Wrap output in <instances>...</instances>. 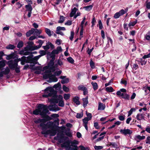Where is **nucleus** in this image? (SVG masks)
<instances>
[{
	"mask_svg": "<svg viewBox=\"0 0 150 150\" xmlns=\"http://www.w3.org/2000/svg\"><path fill=\"white\" fill-rule=\"evenodd\" d=\"M98 23L99 29H102L103 28V26L101 21L100 20L99 21Z\"/></svg>",
	"mask_w": 150,
	"mask_h": 150,
	"instance_id": "obj_54",
	"label": "nucleus"
},
{
	"mask_svg": "<svg viewBox=\"0 0 150 150\" xmlns=\"http://www.w3.org/2000/svg\"><path fill=\"white\" fill-rule=\"evenodd\" d=\"M54 70V68L53 67L49 68L48 67V69L46 71V74L43 76V78L45 79H49V80L47 81L49 83L57 81L58 79L55 76L59 75L62 73V71L60 70L57 71L55 72L54 74H52V72H53Z\"/></svg>",
	"mask_w": 150,
	"mask_h": 150,
	"instance_id": "obj_1",
	"label": "nucleus"
},
{
	"mask_svg": "<svg viewBox=\"0 0 150 150\" xmlns=\"http://www.w3.org/2000/svg\"><path fill=\"white\" fill-rule=\"evenodd\" d=\"M105 108V105L103 104V103L99 102L98 103V110H104Z\"/></svg>",
	"mask_w": 150,
	"mask_h": 150,
	"instance_id": "obj_23",
	"label": "nucleus"
},
{
	"mask_svg": "<svg viewBox=\"0 0 150 150\" xmlns=\"http://www.w3.org/2000/svg\"><path fill=\"white\" fill-rule=\"evenodd\" d=\"M136 110V109L134 108H132L128 112V116L130 115L133 112H135Z\"/></svg>",
	"mask_w": 150,
	"mask_h": 150,
	"instance_id": "obj_43",
	"label": "nucleus"
},
{
	"mask_svg": "<svg viewBox=\"0 0 150 150\" xmlns=\"http://www.w3.org/2000/svg\"><path fill=\"white\" fill-rule=\"evenodd\" d=\"M136 118L138 120H140L142 119H144V117L142 114H137L136 116Z\"/></svg>",
	"mask_w": 150,
	"mask_h": 150,
	"instance_id": "obj_25",
	"label": "nucleus"
},
{
	"mask_svg": "<svg viewBox=\"0 0 150 150\" xmlns=\"http://www.w3.org/2000/svg\"><path fill=\"white\" fill-rule=\"evenodd\" d=\"M59 115L57 114H53L51 115L52 117L53 118H57L59 117Z\"/></svg>",
	"mask_w": 150,
	"mask_h": 150,
	"instance_id": "obj_60",
	"label": "nucleus"
},
{
	"mask_svg": "<svg viewBox=\"0 0 150 150\" xmlns=\"http://www.w3.org/2000/svg\"><path fill=\"white\" fill-rule=\"evenodd\" d=\"M86 115L88 117V119H90L91 120L92 117L91 114V113L87 112H86Z\"/></svg>",
	"mask_w": 150,
	"mask_h": 150,
	"instance_id": "obj_62",
	"label": "nucleus"
},
{
	"mask_svg": "<svg viewBox=\"0 0 150 150\" xmlns=\"http://www.w3.org/2000/svg\"><path fill=\"white\" fill-rule=\"evenodd\" d=\"M124 93H126V90L124 88H121L117 92L116 94L119 97L122 98Z\"/></svg>",
	"mask_w": 150,
	"mask_h": 150,
	"instance_id": "obj_15",
	"label": "nucleus"
},
{
	"mask_svg": "<svg viewBox=\"0 0 150 150\" xmlns=\"http://www.w3.org/2000/svg\"><path fill=\"white\" fill-rule=\"evenodd\" d=\"M29 52L25 50H23L19 52V54L21 55H28L29 54Z\"/></svg>",
	"mask_w": 150,
	"mask_h": 150,
	"instance_id": "obj_27",
	"label": "nucleus"
},
{
	"mask_svg": "<svg viewBox=\"0 0 150 150\" xmlns=\"http://www.w3.org/2000/svg\"><path fill=\"white\" fill-rule=\"evenodd\" d=\"M142 57L143 59H145L150 57V53L148 54L144 55Z\"/></svg>",
	"mask_w": 150,
	"mask_h": 150,
	"instance_id": "obj_63",
	"label": "nucleus"
},
{
	"mask_svg": "<svg viewBox=\"0 0 150 150\" xmlns=\"http://www.w3.org/2000/svg\"><path fill=\"white\" fill-rule=\"evenodd\" d=\"M10 71V69L8 67H6L4 71H0V78L2 77L4 74H9Z\"/></svg>",
	"mask_w": 150,
	"mask_h": 150,
	"instance_id": "obj_16",
	"label": "nucleus"
},
{
	"mask_svg": "<svg viewBox=\"0 0 150 150\" xmlns=\"http://www.w3.org/2000/svg\"><path fill=\"white\" fill-rule=\"evenodd\" d=\"M36 38V36L35 35H33L31 36L30 37L29 39V40H33L35 39Z\"/></svg>",
	"mask_w": 150,
	"mask_h": 150,
	"instance_id": "obj_64",
	"label": "nucleus"
},
{
	"mask_svg": "<svg viewBox=\"0 0 150 150\" xmlns=\"http://www.w3.org/2000/svg\"><path fill=\"white\" fill-rule=\"evenodd\" d=\"M60 78L62 79L61 82L62 84L67 83L69 82V78H66V76H61Z\"/></svg>",
	"mask_w": 150,
	"mask_h": 150,
	"instance_id": "obj_19",
	"label": "nucleus"
},
{
	"mask_svg": "<svg viewBox=\"0 0 150 150\" xmlns=\"http://www.w3.org/2000/svg\"><path fill=\"white\" fill-rule=\"evenodd\" d=\"M74 32L73 31H71V35L69 37V39L71 40H72L73 39L74 36Z\"/></svg>",
	"mask_w": 150,
	"mask_h": 150,
	"instance_id": "obj_59",
	"label": "nucleus"
},
{
	"mask_svg": "<svg viewBox=\"0 0 150 150\" xmlns=\"http://www.w3.org/2000/svg\"><path fill=\"white\" fill-rule=\"evenodd\" d=\"M68 61L71 64H73L74 62V59L71 57H69L67 58Z\"/></svg>",
	"mask_w": 150,
	"mask_h": 150,
	"instance_id": "obj_47",
	"label": "nucleus"
},
{
	"mask_svg": "<svg viewBox=\"0 0 150 150\" xmlns=\"http://www.w3.org/2000/svg\"><path fill=\"white\" fill-rule=\"evenodd\" d=\"M70 97L69 94H64V98L66 100L69 99Z\"/></svg>",
	"mask_w": 150,
	"mask_h": 150,
	"instance_id": "obj_42",
	"label": "nucleus"
},
{
	"mask_svg": "<svg viewBox=\"0 0 150 150\" xmlns=\"http://www.w3.org/2000/svg\"><path fill=\"white\" fill-rule=\"evenodd\" d=\"M65 28L64 27H61L60 26H58L57 28L56 31H61L60 30H65Z\"/></svg>",
	"mask_w": 150,
	"mask_h": 150,
	"instance_id": "obj_41",
	"label": "nucleus"
},
{
	"mask_svg": "<svg viewBox=\"0 0 150 150\" xmlns=\"http://www.w3.org/2000/svg\"><path fill=\"white\" fill-rule=\"evenodd\" d=\"M90 119H88V118L86 117L83 119V125L85 127L86 129L88 130V128L87 127V124L88 121L90 120Z\"/></svg>",
	"mask_w": 150,
	"mask_h": 150,
	"instance_id": "obj_17",
	"label": "nucleus"
},
{
	"mask_svg": "<svg viewBox=\"0 0 150 150\" xmlns=\"http://www.w3.org/2000/svg\"><path fill=\"white\" fill-rule=\"evenodd\" d=\"M33 34L37 36L40 34L42 33V30H38L37 29L34 28Z\"/></svg>",
	"mask_w": 150,
	"mask_h": 150,
	"instance_id": "obj_24",
	"label": "nucleus"
},
{
	"mask_svg": "<svg viewBox=\"0 0 150 150\" xmlns=\"http://www.w3.org/2000/svg\"><path fill=\"white\" fill-rule=\"evenodd\" d=\"M48 112L49 110L46 105L43 104H39L38 106L37 109L33 111V113L36 115H40L42 117H44Z\"/></svg>",
	"mask_w": 150,
	"mask_h": 150,
	"instance_id": "obj_4",
	"label": "nucleus"
},
{
	"mask_svg": "<svg viewBox=\"0 0 150 150\" xmlns=\"http://www.w3.org/2000/svg\"><path fill=\"white\" fill-rule=\"evenodd\" d=\"M33 69L34 70H38L36 71H35V73L37 74H40V71H45L44 74L43 75V76L46 74V71L48 69V66H45L43 68H42L40 66H34L33 67Z\"/></svg>",
	"mask_w": 150,
	"mask_h": 150,
	"instance_id": "obj_9",
	"label": "nucleus"
},
{
	"mask_svg": "<svg viewBox=\"0 0 150 150\" xmlns=\"http://www.w3.org/2000/svg\"><path fill=\"white\" fill-rule=\"evenodd\" d=\"M54 97H53L50 99V101L51 102H54L55 103H58V105L60 107H63L64 106V102L63 100V97L61 95H59L54 96Z\"/></svg>",
	"mask_w": 150,
	"mask_h": 150,
	"instance_id": "obj_7",
	"label": "nucleus"
},
{
	"mask_svg": "<svg viewBox=\"0 0 150 150\" xmlns=\"http://www.w3.org/2000/svg\"><path fill=\"white\" fill-rule=\"evenodd\" d=\"M6 59L7 60H10L13 57V56L12 54H10L8 55H6Z\"/></svg>",
	"mask_w": 150,
	"mask_h": 150,
	"instance_id": "obj_51",
	"label": "nucleus"
},
{
	"mask_svg": "<svg viewBox=\"0 0 150 150\" xmlns=\"http://www.w3.org/2000/svg\"><path fill=\"white\" fill-rule=\"evenodd\" d=\"M83 116V113H78L76 115V118H81Z\"/></svg>",
	"mask_w": 150,
	"mask_h": 150,
	"instance_id": "obj_52",
	"label": "nucleus"
},
{
	"mask_svg": "<svg viewBox=\"0 0 150 150\" xmlns=\"http://www.w3.org/2000/svg\"><path fill=\"white\" fill-rule=\"evenodd\" d=\"M39 53L40 54V55L41 57L44 56L46 54V52L44 50H40L39 52Z\"/></svg>",
	"mask_w": 150,
	"mask_h": 150,
	"instance_id": "obj_55",
	"label": "nucleus"
},
{
	"mask_svg": "<svg viewBox=\"0 0 150 150\" xmlns=\"http://www.w3.org/2000/svg\"><path fill=\"white\" fill-rule=\"evenodd\" d=\"M41 57V56L40 55L33 58L31 56H29L27 57L25 56H23L21 58H19L18 60L21 61V63L22 64L24 65L25 62H27L33 60L37 61Z\"/></svg>",
	"mask_w": 150,
	"mask_h": 150,
	"instance_id": "obj_6",
	"label": "nucleus"
},
{
	"mask_svg": "<svg viewBox=\"0 0 150 150\" xmlns=\"http://www.w3.org/2000/svg\"><path fill=\"white\" fill-rule=\"evenodd\" d=\"M126 12L123 9H121L119 12L116 13L114 16V18L115 19H117L119 17L125 14Z\"/></svg>",
	"mask_w": 150,
	"mask_h": 150,
	"instance_id": "obj_14",
	"label": "nucleus"
},
{
	"mask_svg": "<svg viewBox=\"0 0 150 150\" xmlns=\"http://www.w3.org/2000/svg\"><path fill=\"white\" fill-rule=\"evenodd\" d=\"M52 118L49 116H47L46 118L43 119L39 118L34 120V122L36 124L40 123L39 126L41 127V129L44 125V123H45L47 121L50 120Z\"/></svg>",
	"mask_w": 150,
	"mask_h": 150,
	"instance_id": "obj_8",
	"label": "nucleus"
},
{
	"mask_svg": "<svg viewBox=\"0 0 150 150\" xmlns=\"http://www.w3.org/2000/svg\"><path fill=\"white\" fill-rule=\"evenodd\" d=\"M125 115H120L118 117L119 120L120 121H122L124 120L125 119Z\"/></svg>",
	"mask_w": 150,
	"mask_h": 150,
	"instance_id": "obj_50",
	"label": "nucleus"
},
{
	"mask_svg": "<svg viewBox=\"0 0 150 150\" xmlns=\"http://www.w3.org/2000/svg\"><path fill=\"white\" fill-rule=\"evenodd\" d=\"M86 88V87L82 85H80L78 86V89L79 90H81L83 91L85 90V89Z\"/></svg>",
	"mask_w": 150,
	"mask_h": 150,
	"instance_id": "obj_46",
	"label": "nucleus"
},
{
	"mask_svg": "<svg viewBox=\"0 0 150 150\" xmlns=\"http://www.w3.org/2000/svg\"><path fill=\"white\" fill-rule=\"evenodd\" d=\"M25 7L26 9V11H32L33 9L32 7L30 5L28 4L26 5Z\"/></svg>",
	"mask_w": 150,
	"mask_h": 150,
	"instance_id": "obj_28",
	"label": "nucleus"
},
{
	"mask_svg": "<svg viewBox=\"0 0 150 150\" xmlns=\"http://www.w3.org/2000/svg\"><path fill=\"white\" fill-rule=\"evenodd\" d=\"M48 108L50 111L54 112H56L60 110V108L56 105H49Z\"/></svg>",
	"mask_w": 150,
	"mask_h": 150,
	"instance_id": "obj_13",
	"label": "nucleus"
},
{
	"mask_svg": "<svg viewBox=\"0 0 150 150\" xmlns=\"http://www.w3.org/2000/svg\"><path fill=\"white\" fill-rule=\"evenodd\" d=\"M143 58L141 59L140 61V63L142 65H145L146 63V61H145V60Z\"/></svg>",
	"mask_w": 150,
	"mask_h": 150,
	"instance_id": "obj_45",
	"label": "nucleus"
},
{
	"mask_svg": "<svg viewBox=\"0 0 150 150\" xmlns=\"http://www.w3.org/2000/svg\"><path fill=\"white\" fill-rule=\"evenodd\" d=\"M91 84L92 85L94 90H96L98 88V85L96 83L92 82Z\"/></svg>",
	"mask_w": 150,
	"mask_h": 150,
	"instance_id": "obj_32",
	"label": "nucleus"
},
{
	"mask_svg": "<svg viewBox=\"0 0 150 150\" xmlns=\"http://www.w3.org/2000/svg\"><path fill=\"white\" fill-rule=\"evenodd\" d=\"M78 143V141L76 140H74L73 141H70V147L69 148L68 150H74L73 149H75V148H76V147H78L77 144Z\"/></svg>",
	"mask_w": 150,
	"mask_h": 150,
	"instance_id": "obj_12",
	"label": "nucleus"
},
{
	"mask_svg": "<svg viewBox=\"0 0 150 150\" xmlns=\"http://www.w3.org/2000/svg\"><path fill=\"white\" fill-rule=\"evenodd\" d=\"M14 69L16 73H18L20 72L19 67V66H18V65L14 68Z\"/></svg>",
	"mask_w": 150,
	"mask_h": 150,
	"instance_id": "obj_61",
	"label": "nucleus"
},
{
	"mask_svg": "<svg viewBox=\"0 0 150 150\" xmlns=\"http://www.w3.org/2000/svg\"><path fill=\"white\" fill-rule=\"evenodd\" d=\"M45 31L46 33L49 36H51L52 35V32H51L50 30L47 28L45 29Z\"/></svg>",
	"mask_w": 150,
	"mask_h": 150,
	"instance_id": "obj_33",
	"label": "nucleus"
},
{
	"mask_svg": "<svg viewBox=\"0 0 150 150\" xmlns=\"http://www.w3.org/2000/svg\"><path fill=\"white\" fill-rule=\"evenodd\" d=\"M15 47V46L13 45L9 44L8 46H6V48L8 50H13V49Z\"/></svg>",
	"mask_w": 150,
	"mask_h": 150,
	"instance_id": "obj_34",
	"label": "nucleus"
},
{
	"mask_svg": "<svg viewBox=\"0 0 150 150\" xmlns=\"http://www.w3.org/2000/svg\"><path fill=\"white\" fill-rule=\"evenodd\" d=\"M92 7L93 6L92 5H90L84 7V8L86 10L89 11L92 9Z\"/></svg>",
	"mask_w": 150,
	"mask_h": 150,
	"instance_id": "obj_40",
	"label": "nucleus"
},
{
	"mask_svg": "<svg viewBox=\"0 0 150 150\" xmlns=\"http://www.w3.org/2000/svg\"><path fill=\"white\" fill-rule=\"evenodd\" d=\"M120 132L125 135L130 134L132 133V131L128 129H121L120 130Z\"/></svg>",
	"mask_w": 150,
	"mask_h": 150,
	"instance_id": "obj_18",
	"label": "nucleus"
},
{
	"mask_svg": "<svg viewBox=\"0 0 150 150\" xmlns=\"http://www.w3.org/2000/svg\"><path fill=\"white\" fill-rule=\"evenodd\" d=\"M83 102V106L84 108L86 107L87 104L88 103V96H86L85 98H83L82 99Z\"/></svg>",
	"mask_w": 150,
	"mask_h": 150,
	"instance_id": "obj_21",
	"label": "nucleus"
},
{
	"mask_svg": "<svg viewBox=\"0 0 150 150\" xmlns=\"http://www.w3.org/2000/svg\"><path fill=\"white\" fill-rule=\"evenodd\" d=\"M90 65L91 68L92 69H93L95 68V64L94 63L92 59H91L90 61Z\"/></svg>",
	"mask_w": 150,
	"mask_h": 150,
	"instance_id": "obj_38",
	"label": "nucleus"
},
{
	"mask_svg": "<svg viewBox=\"0 0 150 150\" xmlns=\"http://www.w3.org/2000/svg\"><path fill=\"white\" fill-rule=\"evenodd\" d=\"M49 45H46V46H42V47L45 50H48L50 48V45L51 47H52V46H53V45L51 43H49Z\"/></svg>",
	"mask_w": 150,
	"mask_h": 150,
	"instance_id": "obj_31",
	"label": "nucleus"
},
{
	"mask_svg": "<svg viewBox=\"0 0 150 150\" xmlns=\"http://www.w3.org/2000/svg\"><path fill=\"white\" fill-rule=\"evenodd\" d=\"M23 46V43L22 41H21L18 42L17 47L18 48H21Z\"/></svg>",
	"mask_w": 150,
	"mask_h": 150,
	"instance_id": "obj_44",
	"label": "nucleus"
},
{
	"mask_svg": "<svg viewBox=\"0 0 150 150\" xmlns=\"http://www.w3.org/2000/svg\"><path fill=\"white\" fill-rule=\"evenodd\" d=\"M122 98L126 100H129V96L126 93H124V95L122 97Z\"/></svg>",
	"mask_w": 150,
	"mask_h": 150,
	"instance_id": "obj_30",
	"label": "nucleus"
},
{
	"mask_svg": "<svg viewBox=\"0 0 150 150\" xmlns=\"http://www.w3.org/2000/svg\"><path fill=\"white\" fill-rule=\"evenodd\" d=\"M144 38L147 40H150V31L146 33L145 36Z\"/></svg>",
	"mask_w": 150,
	"mask_h": 150,
	"instance_id": "obj_35",
	"label": "nucleus"
},
{
	"mask_svg": "<svg viewBox=\"0 0 150 150\" xmlns=\"http://www.w3.org/2000/svg\"><path fill=\"white\" fill-rule=\"evenodd\" d=\"M146 143L150 144V136H149L147 137L146 140Z\"/></svg>",
	"mask_w": 150,
	"mask_h": 150,
	"instance_id": "obj_58",
	"label": "nucleus"
},
{
	"mask_svg": "<svg viewBox=\"0 0 150 150\" xmlns=\"http://www.w3.org/2000/svg\"><path fill=\"white\" fill-rule=\"evenodd\" d=\"M54 88L57 90H60L61 89V85L60 83L55 84L52 87H48L45 88L44 90V94L42 95V97L44 98H47L49 97H53L55 96V91L54 90Z\"/></svg>",
	"mask_w": 150,
	"mask_h": 150,
	"instance_id": "obj_2",
	"label": "nucleus"
},
{
	"mask_svg": "<svg viewBox=\"0 0 150 150\" xmlns=\"http://www.w3.org/2000/svg\"><path fill=\"white\" fill-rule=\"evenodd\" d=\"M137 20L130 22L128 24V26L130 27L131 26H134L137 23Z\"/></svg>",
	"mask_w": 150,
	"mask_h": 150,
	"instance_id": "obj_39",
	"label": "nucleus"
},
{
	"mask_svg": "<svg viewBox=\"0 0 150 150\" xmlns=\"http://www.w3.org/2000/svg\"><path fill=\"white\" fill-rule=\"evenodd\" d=\"M78 10V9L76 7L71 8V11L70 14V16L71 17H73L76 14V11Z\"/></svg>",
	"mask_w": 150,
	"mask_h": 150,
	"instance_id": "obj_20",
	"label": "nucleus"
},
{
	"mask_svg": "<svg viewBox=\"0 0 150 150\" xmlns=\"http://www.w3.org/2000/svg\"><path fill=\"white\" fill-rule=\"evenodd\" d=\"M106 91L110 92H112L114 91L115 90L111 86L107 87L105 88Z\"/></svg>",
	"mask_w": 150,
	"mask_h": 150,
	"instance_id": "obj_29",
	"label": "nucleus"
},
{
	"mask_svg": "<svg viewBox=\"0 0 150 150\" xmlns=\"http://www.w3.org/2000/svg\"><path fill=\"white\" fill-rule=\"evenodd\" d=\"M6 61L5 60H2L0 61V69L1 67H4L5 65V62Z\"/></svg>",
	"mask_w": 150,
	"mask_h": 150,
	"instance_id": "obj_37",
	"label": "nucleus"
},
{
	"mask_svg": "<svg viewBox=\"0 0 150 150\" xmlns=\"http://www.w3.org/2000/svg\"><path fill=\"white\" fill-rule=\"evenodd\" d=\"M85 20H86V18L85 17H84V18H83V20L82 21L81 23V27L82 29H83V25L85 22Z\"/></svg>",
	"mask_w": 150,
	"mask_h": 150,
	"instance_id": "obj_57",
	"label": "nucleus"
},
{
	"mask_svg": "<svg viewBox=\"0 0 150 150\" xmlns=\"http://www.w3.org/2000/svg\"><path fill=\"white\" fill-rule=\"evenodd\" d=\"M53 123L52 122L50 121L46 124L44 123V125L42 128V131L41 133L46 136L47 135H50L51 136H54L55 135L56 131L53 129H47L51 128L53 126Z\"/></svg>",
	"mask_w": 150,
	"mask_h": 150,
	"instance_id": "obj_3",
	"label": "nucleus"
},
{
	"mask_svg": "<svg viewBox=\"0 0 150 150\" xmlns=\"http://www.w3.org/2000/svg\"><path fill=\"white\" fill-rule=\"evenodd\" d=\"M8 64L10 69L14 70V68L18 65V62L16 59L14 60H10L8 62Z\"/></svg>",
	"mask_w": 150,
	"mask_h": 150,
	"instance_id": "obj_11",
	"label": "nucleus"
},
{
	"mask_svg": "<svg viewBox=\"0 0 150 150\" xmlns=\"http://www.w3.org/2000/svg\"><path fill=\"white\" fill-rule=\"evenodd\" d=\"M67 138V137H64L62 135H59L58 134L57 136L54 137V139L58 140L59 143H63L61 144L62 147H65L67 150H68L69 148L70 147V141L69 140H66Z\"/></svg>",
	"mask_w": 150,
	"mask_h": 150,
	"instance_id": "obj_5",
	"label": "nucleus"
},
{
	"mask_svg": "<svg viewBox=\"0 0 150 150\" xmlns=\"http://www.w3.org/2000/svg\"><path fill=\"white\" fill-rule=\"evenodd\" d=\"M62 88L63 90L66 92H67L69 91V88L67 87H66L65 85H63L62 87Z\"/></svg>",
	"mask_w": 150,
	"mask_h": 150,
	"instance_id": "obj_48",
	"label": "nucleus"
},
{
	"mask_svg": "<svg viewBox=\"0 0 150 150\" xmlns=\"http://www.w3.org/2000/svg\"><path fill=\"white\" fill-rule=\"evenodd\" d=\"M96 150H99L103 148V147L102 146H95L94 147Z\"/></svg>",
	"mask_w": 150,
	"mask_h": 150,
	"instance_id": "obj_49",
	"label": "nucleus"
},
{
	"mask_svg": "<svg viewBox=\"0 0 150 150\" xmlns=\"http://www.w3.org/2000/svg\"><path fill=\"white\" fill-rule=\"evenodd\" d=\"M62 50V49L61 46H59L57 47L56 49L53 50L51 53L50 54V56L52 59H55V54H58Z\"/></svg>",
	"mask_w": 150,
	"mask_h": 150,
	"instance_id": "obj_10",
	"label": "nucleus"
},
{
	"mask_svg": "<svg viewBox=\"0 0 150 150\" xmlns=\"http://www.w3.org/2000/svg\"><path fill=\"white\" fill-rule=\"evenodd\" d=\"M79 99L80 98L79 97L76 96L73 98V100L74 102L76 105H79L80 104Z\"/></svg>",
	"mask_w": 150,
	"mask_h": 150,
	"instance_id": "obj_22",
	"label": "nucleus"
},
{
	"mask_svg": "<svg viewBox=\"0 0 150 150\" xmlns=\"http://www.w3.org/2000/svg\"><path fill=\"white\" fill-rule=\"evenodd\" d=\"M64 21V17L61 16L60 17L59 20L58 21V22L59 23H63Z\"/></svg>",
	"mask_w": 150,
	"mask_h": 150,
	"instance_id": "obj_53",
	"label": "nucleus"
},
{
	"mask_svg": "<svg viewBox=\"0 0 150 150\" xmlns=\"http://www.w3.org/2000/svg\"><path fill=\"white\" fill-rule=\"evenodd\" d=\"M145 138V137L144 136H141L139 135H138L135 137L136 139H138L139 140H142L144 139Z\"/></svg>",
	"mask_w": 150,
	"mask_h": 150,
	"instance_id": "obj_36",
	"label": "nucleus"
},
{
	"mask_svg": "<svg viewBox=\"0 0 150 150\" xmlns=\"http://www.w3.org/2000/svg\"><path fill=\"white\" fill-rule=\"evenodd\" d=\"M79 147L81 150H89V149L88 147H84L82 146H80Z\"/></svg>",
	"mask_w": 150,
	"mask_h": 150,
	"instance_id": "obj_56",
	"label": "nucleus"
},
{
	"mask_svg": "<svg viewBox=\"0 0 150 150\" xmlns=\"http://www.w3.org/2000/svg\"><path fill=\"white\" fill-rule=\"evenodd\" d=\"M34 28H31L30 30L28 31L26 33V35L27 37H28L30 36L32 34H33Z\"/></svg>",
	"mask_w": 150,
	"mask_h": 150,
	"instance_id": "obj_26",
	"label": "nucleus"
}]
</instances>
